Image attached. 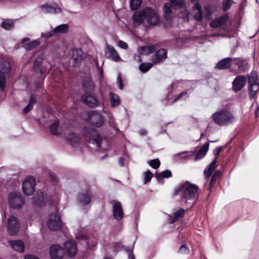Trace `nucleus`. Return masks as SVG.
Here are the masks:
<instances>
[{
  "mask_svg": "<svg viewBox=\"0 0 259 259\" xmlns=\"http://www.w3.org/2000/svg\"><path fill=\"white\" fill-rule=\"evenodd\" d=\"M109 99L112 107H117L120 104V98L116 94L110 92L109 93Z\"/></svg>",
  "mask_w": 259,
  "mask_h": 259,
  "instance_id": "obj_32",
  "label": "nucleus"
},
{
  "mask_svg": "<svg viewBox=\"0 0 259 259\" xmlns=\"http://www.w3.org/2000/svg\"><path fill=\"white\" fill-rule=\"evenodd\" d=\"M81 85L83 90L88 93H92L94 92L95 88V85L92 80V76L90 74H89L82 78L81 80Z\"/></svg>",
  "mask_w": 259,
  "mask_h": 259,
  "instance_id": "obj_16",
  "label": "nucleus"
},
{
  "mask_svg": "<svg viewBox=\"0 0 259 259\" xmlns=\"http://www.w3.org/2000/svg\"><path fill=\"white\" fill-rule=\"evenodd\" d=\"M211 118L215 123L222 126H228L236 120L235 116L227 109H221L215 112L212 114Z\"/></svg>",
  "mask_w": 259,
  "mask_h": 259,
  "instance_id": "obj_3",
  "label": "nucleus"
},
{
  "mask_svg": "<svg viewBox=\"0 0 259 259\" xmlns=\"http://www.w3.org/2000/svg\"><path fill=\"white\" fill-rule=\"evenodd\" d=\"M36 185L35 179L32 177H28L22 183V190L26 195H31L34 192Z\"/></svg>",
  "mask_w": 259,
  "mask_h": 259,
  "instance_id": "obj_11",
  "label": "nucleus"
},
{
  "mask_svg": "<svg viewBox=\"0 0 259 259\" xmlns=\"http://www.w3.org/2000/svg\"><path fill=\"white\" fill-rule=\"evenodd\" d=\"M147 133V131L145 129H142L140 131H139V134L141 135V136H144V135H146Z\"/></svg>",
  "mask_w": 259,
  "mask_h": 259,
  "instance_id": "obj_62",
  "label": "nucleus"
},
{
  "mask_svg": "<svg viewBox=\"0 0 259 259\" xmlns=\"http://www.w3.org/2000/svg\"><path fill=\"white\" fill-rule=\"evenodd\" d=\"M198 187L190 184L188 181L181 183L176 188L174 194L180 195L181 204L187 207V210L193 207L198 198L197 193Z\"/></svg>",
  "mask_w": 259,
  "mask_h": 259,
  "instance_id": "obj_1",
  "label": "nucleus"
},
{
  "mask_svg": "<svg viewBox=\"0 0 259 259\" xmlns=\"http://www.w3.org/2000/svg\"><path fill=\"white\" fill-rule=\"evenodd\" d=\"M1 27L7 30H10L14 28V22L10 19H5L1 23Z\"/></svg>",
  "mask_w": 259,
  "mask_h": 259,
  "instance_id": "obj_36",
  "label": "nucleus"
},
{
  "mask_svg": "<svg viewBox=\"0 0 259 259\" xmlns=\"http://www.w3.org/2000/svg\"><path fill=\"white\" fill-rule=\"evenodd\" d=\"M153 63H142L139 66L140 70L144 73L148 71L153 66Z\"/></svg>",
  "mask_w": 259,
  "mask_h": 259,
  "instance_id": "obj_42",
  "label": "nucleus"
},
{
  "mask_svg": "<svg viewBox=\"0 0 259 259\" xmlns=\"http://www.w3.org/2000/svg\"><path fill=\"white\" fill-rule=\"evenodd\" d=\"M105 54L108 58L111 59L114 61L117 62L120 60L119 55L118 54L114 48L111 46H107L105 50Z\"/></svg>",
  "mask_w": 259,
  "mask_h": 259,
  "instance_id": "obj_22",
  "label": "nucleus"
},
{
  "mask_svg": "<svg viewBox=\"0 0 259 259\" xmlns=\"http://www.w3.org/2000/svg\"><path fill=\"white\" fill-rule=\"evenodd\" d=\"M77 199L78 201L83 205L89 204L91 200V196L89 194L84 193L78 194Z\"/></svg>",
  "mask_w": 259,
  "mask_h": 259,
  "instance_id": "obj_30",
  "label": "nucleus"
},
{
  "mask_svg": "<svg viewBox=\"0 0 259 259\" xmlns=\"http://www.w3.org/2000/svg\"><path fill=\"white\" fill-rule=\"evenodd\" d=\"M163 17L168 21L167 26H166V24H164V27L171 26L172 25L171 20L172 17V10L170 7L167 6L166 4L163 6Z\"/></svg>",
  "mask_w": 259,
  "mask_h": 259,
  "instance_id": "obj_25",
  "label": "nucleus"
},
{
  "mask_svg": "<svg viewBox=\"0 0 259 259\" xmlns=\"http://www.w3.org/2000/svg\"><path fill=\"white\" fill-rule=\"evenodd\" d=\"M87 120L93 125L100 127L104 123V117L97 110L90 111L88 112Z\"/></svg>",
  "mask_w": 259,
  "mask_h": 259,
  "instance_id": "obj_8",
  "label": "nucleus"
},
{
  "mask_svg": "<svg viewBox=\"0 0 259 259\" xmlns=\"http://www.w3.org/2000/svg\"><path fill=\"white\" fill-rule=\"evenodd\" d=\"M82 134L86 141L95 143L98 147H100L102 137L97 130L92 127H84L82 129Z\"/></svg>",
  "mask_w": 259,
  "mask_h": 259,
  "instance_id": "obj_6",
  "label": "nucleus"
},
{
  "mask_svg": "<svg viewBox=\"0 0 259 259\" xmlns=\"http://www.w3.org/2000/svg\"><path fill=\"white\" fill-rule=\"evenodd\" d=\"M24 259H39V258L38 257H37V256H35L33 255L29 254V255H26L25 256Z\"/></svg>",
  "mask_w": 259,
  "mask_h": 259,
  "instance_id": "obj_60",
  "label": "nucleus"
},
{
  "mask_svg": "<svg viewBox=\"0 0 259 259\" xmlns=\"http://www.w3.org/2000/svg\"><path fill=\"white\" fill-rule=\"evenodd\" d=\"M172 176V174L169 169H166L160 172H156L155 177L158 182H160L163 178H169Z\"/></svg>",
  "mask_w": 259,
  "mask_h": 259,
  "instance_id": "obj_33",
  "label": "nucleus"
},
{
  "mask_svg": "<svg viewBox=\"0 0 259 259\" xmlns=\"http://www.w3.org/2000/svg\"><path fill=\"white\" fill-rule=\"evenodd\" d=\"M44 55H38L34 59L33 64L32 70L35 72L39 73L45 78L47 75V73L52 68V65L49 62H43Z\"/></svg>",
  "mask_w": 259,
  "mask_h": 259,
  "instance_id": "obj_4",
  "label": "nucleus"
},
{
  "mask_svg": "<svg viewBox=\"0 0 259 259\" xmlns=\"http://www.w3.org/2000/svg\"><path fill=\"white\" fill-rule=\"evenodd\" d=\"M55 33L53 31H50L46 33H42V35H44L45 37H46V38L48 39L51 38Z\"/></svg>",
  "mask_w": 259,
  "mask_h": 259,
  "instance_id": "obj_58",
  "label": "nucleus"
},
{
  "mask_svg": "<svg viewBox=\"0 0 259 259\" xmlns=\"http://www.w3.org/2000/svg\"><path fill=\"white\" fill-rule=\"evenodd\" d=\"M189 252V248L186 245L183 244L179 249V252L182 254H187Z\"/></svg>",
  "mask_w": 259,
  "mask_h": 259,
  "instance_id": "obj_52",
  "label": "nucleus"
},
{
  "mask_svg": "<svg viewBox=\"0 0 259 259\" xmlns=\"http://www.w3.org/2000/svg\"><path fill=\"white\" fill-rule=\"evenodd\" d=\"M142 4L141 0H131L130 7L133 10H137L141 6Z\"/></svg>",
  "mask_w": 259,
  "mask_h": 259,
  "instance_id": "obj_44",
  "label": "nucleus"
},
{
  "mask_svg": "<svg viewBox=\"0 0 259 259\" xmlns=\"http://www.w3.org/2000/svg\"><path fill=\"white\" fill-rule=\"evenodd\" d=\"M226 21V17H220L213 21L210 24L211 27L216 28L223 25Z\"/></svg>",
  "mask_w": 259,
  "mask_h": 259,
  "instance_id": "obj_34",
  "label": "nucleus"
},
{
  "mask_svg": "<svg viewBox=\"0 0 259 259\" xmlns=\"http://www.w3.org/2000/svg\"><path fill=\"white\" fill-rule=\"evenodd\" d=\"M231 70L237 73L245 72L248 68V64L242 58H232Z\"/></svg>",
  "mask_w": 259,
  "mask_h": 259,
  "instance_id": "obj_9",
  "label": "nucleus"
},
{
  "mask_svg": "<svg viewBox=\"0 0 259 259\" xmlns=\"http://www.w3.org/2000/svg\"><path fill=\"white\" fill-rule=\"evenodd\" d=\"M40 44V41L38 40H34L24 45V48L27 50H31Z\"/></svg>",
  "mask_w": 259,
  "mask_h": 259,
  "instance_id": "obj_40",
  "label": "nucleus"
},
{
  "mask_svg": "<svg viewBox=\"0 0 259 259\" xmlns=\"http://www.w3.org/2000/svg\"><path fill=\"white\" fill-rule=\"evenodd\" d=\"M149 164L153 168L157 169L160 166V162L158 158H156L150 161Z\"/></svg>",
  "mask_w": 259,
  "mask_h": 259,
  "instance_id": "obj_46",
  "label": "nucleus"
},
{
  "mask_svg": "<svg viewBox=\"0 0 259 259\" xmlns=\"http://www.w3.org/2000/svg\"><path fill=\"white\" fill-rule=\"evenodd\" d=\"M259 90V79L257 73L252 70L248 75V91L250 100H252Z\"/></svg>",
  "mask_w": 259,
  "mask_h": 259,
  "instance_id": "obj_5",
  "label": "nucleus"
},
{
  "mask_svg": "<svg viewBox=\"0 0 259 259\" xmlns=\"http://www.w3.org/2000/svg\"><path fill=\"white\" fill-rule=\"evenodd\" d=\"M186 210L180 208L177 211L174 212L172 215L167 214V220L169 224H172L175 222L178 221L183 217Z\"/></svg>",
  "mask_w": 259,
  "mask_h": 259,
  "instance_id": "obj_20",
  "label": "nucleus"
},
{
  "mask_svg": "<svg viewBox=\"0 0 259 259\" xmlns=\"http://www.w3.org/2000/svg\"><path fill=\"white\" fill-rule=\"evenodd\" d=\"M10 71V64L7 61L0 62V89L4 91L6 87V77Z\"/></svg>",
  "mask_w": 259,
  "mask_h": 259,
  "instance_id": "obj_10",
  "label": "nucleus"
},
{
  "mask_svg": "<svg viewBox=\"0 0 259 259\" xmlns=\"http://www.w3.org/2000/svg\"><path fill=\"white\" fill-rule=\"evenodd\" d=\"M83 52L80 49H75L72 50V59L75 64L79 63L83 58Z\"/></svg>",
  "mask_w": 259,
  "mask_h": 259,
  "instance_id": "obj_28",
  "label": "nucleus"
},
{
  "mask_svg": "<svg viewBox=\"0 0 259 259\" xmlns=\"http://www.w3.org/2000/svg\"><path fill=\"white\" fill-rule=\"evenodd\" d=\"M193 80H177L174 82H173L169 87L167 88L168 91V95L167 96V100L169 101L170 100V94L172 93V91L174 90V85L176 83H181L185 82V83H189L190 82L193 81Z\"/></svg>",
  "mask_w": 259,
  "mask_h": 259,
  "instance_id": "obj_35",
  "label": "nucleus"
},
{
  "mask_svg": "<svg viewBox=\"0 0 259 259\" xmlns=\"http://www.w3.org/2000/svg\"><path fill=\"white\" fill-rule=\"evenodd\" d=\"M132 19L136 26L143 24L144 21H146L148 27L155 26L159 22L157 13L149 7L136 11L132 16Z\"/></svg>",
  "mask_w": 259,
  "mask_h": 259,
  "instance_id": "obj_2",
  "label": "nucleus"
},
{
  "mask_svg": "<svg viewBox=\"0 0 259 259\" xmlns=\"http://www.w3.org/2000/svg\"><path fill=\"white\" fill-rule=\"evenodd\" d=\"M126 251L128 253V259H135V256L133 253L132 250L127 249Z\"/></svg>",
  "mask_w": 259,
  "mask_h": 259,
  "instance_id": "obj_57",
  "label": "nucleus"
},
{
  "mask_svg": "<svg viewBox=\"0 0 259 259\" xmlns=\"http://www.w3.org/2000/svg\"><path fill=\"white\" fill-rule=\"evenodd\" d=\"M29 40V38L28 37H24L22 39L21 42L22 44H25L26 41H28Z\"/></svg>",
  "mask_w": 259,
  "mask_h": 259,
  "instance_id": "obj_64",
  "label": "nucleus"
},
{
  "mask_svg": "<svg viewBox=\"0 0 259 259\" xmlns=\"http://www.w3.org/2000/svg\"><path fill=\"white\" fill-rule=\"evenodd\" d=\"M47 227H63V223L61 221L58 211L50 213L47 219Z\"/></svg>",
  "mask_w": 259,
  "mask_h": 259,
  "instance_id": "obj_14",
  "label": "nucleus"
},
{
  "mask_svg": "<svg viewBox=\"0 0 259 259\" xmlns=\"http://www.w3.org/2000/svg\"><path fill=\"white\" fill-rule=\"evenodd\" d=\"M142 50L146 54H150L155 52L156 48L154 46H145L141 48Z\"/></svg>",
  "mask_w": 259,
  "mask_h": 259,
  "instance_id": "obj_43",
  "label": "nucleus"
},
{
  "mask_svg": "<svg viewBox=\"0 0 259 259\" xmlns=\"http://www.w3.org/2000/svg\"><path fill=\"white\" fill-rule=\"evenodd\" d=\"M33 202L37 205L42 206L44 204L43 197L35 196L33 198Z\"/></svg>",
  "mask_w": 259,
  "mask_h": 259,
  "instance_id": "obj_48",
  "label": "nucleus"
},
{
  "mask_svg": "<svg viewBox=\"0 0 259 259\" xmlns=\"http://www.w3.org/2000/svg\"><path fill=\"white\" fill-rule=\"evenodd\" d=\"M67 139L72 147L76 146L80 141V138L79 136L74 133L69 134L67 137Z\"/></svg>",
  "mask_w": 259,
  "mask_h": 259,
  "instance_id": "obj_29",
  "label": "nucleus"
},
{
  "mask_svg": "<svg viewBox=\"0 0 259 259\" xmlns=\"http://www.w3.org/2000/svg\"><path fill=\"white\" fill-rule=\"evenodd\" d=\"M217 141L218 140L210 141L209 140H207V141L203 144V145L200 148V149L197 152V153L195 156V157L194 158V160L195 161H197L203 158L206 155L208 150L209 143H213Z\"/></svg>",
  "mask_w": 259,
  "mask_h": 259,
  "instance_id": "obj_21",
  "label": "nucleus"
},
{
  "mask_svg": "<svg viewBox=\"0 0 259 259\" xmlns=\"http://www.w3.org/2000/svg\"><path fill=\"white\" fill-rule=\"evenodd\" d=\"M153 177V174L149 169H147V171L144 173V183L147 184L149 182Z\"/></svg>",
  "mask_w": 259,
  "mask_h": 259,
  "instance_id": "obj_45",
  "label": "nucleus"
},
{
  "mask_svg": "<svg viewBox=\"0 0 259 259\" xmlns=\"http://www.w3.org/2000/svg\"><path fill=\"white\" fill-rule=\"evenodd\" d=\"M40 9L43 12L45 13H59L61 11V9L57 7V5L51 6L48 4L40 6Z\"/></svg>",
  "mask_w": 259,
  "mask_h": 259,
  "instance_id": "obj_24",
  "label": "nucleus"
},
{
  "mask_svg": "<svg viewBox=\"0 0 259 259\" xmlns=\"http://www.w3.org/2000/svg\"><path fill=\"white\" fill-rule=\"evenodd\" d=\"M183 97H185V100L188 98V93L187 91L182 92L180 95H179L178 96H177L174 99V101H177L179 99L183 98Z\"/></svg>",
  "mask_w": 259,
  "mask_h": 259,
  "instance_id": "obj_53",
  "label": "nucleus"
},
{
  "mask_svg": "<svg viewBox=\"0 0 259 259\" xmlns=\"http://www.w3.org/2000/svg\"><path fill=\"white\" fill-rule=\"evenodd\" d=\"M19 228H8V232L11 235H16L18 232Z\"/></svg>",
  "mask_w": 259,
  "mask_h": 259,
  "instance_id": "obj_55",
  "label": "nucleus"
},
{
  "mask_svg": "<svg viewBox=\"0 0 259 259\" xmlns=\"http://www.w3.org/2000/svg\"><path fill=\"white\" fill-rule=\"evenodd\" d=\"M113 217L117 221H120L123 217V211L121 203L118 201H114L112 203Z\"/></svg>",
  "mask_w": 259,
  "mask_h": 259,
  "instance_id": "obj_17",
  "label": "nucleus"
},
{
  "mask_svg": "<svg viewBox=\"0 0 259 259\" xmlns=\"http://www.w3.org/2000/svg\"><path fill=\"white\" fill-rule=\"evenodd\" d=\"M185 0H170V2L174 6H177L179 8H182L184 6Z\"/></svg>",
  "mask_w": 259,
  "mask_h": 259,
  "instance_id": "obj_50",
  "label": "nucleus"
},
{
  "mask_svg": "<svg viewBox=\"0 0 259 259\" xmlns=\"http://www.w3.org/2000/svg\"><path fill=\"white\" fill-rule=\"evenodd\" d=\"M232 57H226L221 60L215 65V68L224 70L232 67Z\"/></svg>",
  "mask_w": 259,
  "mask_h": 259,
  "instance_id": "obj_23",
  "label": "nucleus"
},
{
  "mask_svg": "<svg viewBox=\"0 0 259 259\" xmlns=\"http://www.w3.org/2000/svg\"><path fill=\"white\" fill-rule=\"evenodd\" d=\"M36 103V99L35 96L34 95H32V94L30 95L29 100V103L28 105L29 106H31L32 108L33 107V106L34 104Z\"/></svg>",
  "mask_w": 259,
  "mask_h": 259,
  "instance_id": "obj_51",
  "label": "nucleus"
},
{
  "mask_svg": "<svg viewBox=\"0 0 259 259\" xmlns=\"http://www.w3.org/2000/svg\"><path fill=\"white\" fill-rule=\"evenodd\" d=\"M116 83L118 85L119 89L122 90L123 89V84L120 73L118 74L117 75V77L116 78Z\"/></svg>",
  "mask_w": 259,
  "mask_h": 259,
  "instance_id": "obj_49",
  "label": "nucleus"
},
{
  "mask_svg": "<svg viewBox=\"0 0 259 259\" xmlns=\"http://www.w3.org/2000/svg\"><path fill=\"white\" fill-rule=\"evenodd\" d=\"M118 162L121 166H124V159L123 158H122V157L119 158Z\"/></svg>",
  "mask_w": 259,
  "mask_h": 259,
  "instance_id": "obj_61",
  "label": "nucleus"
},
{
  "mask_svg": "<svg viewBox=\"0 0 259 259\" xmlns=\"http://www.w3.org/2000/svg\"><path fill=\"white\" fill-rule=\"evenodd\" d=\"M8 202L11 208L19 209L24 204V199L21 193L12 192L9 195Z\"/></svg>",
  "mask_w": 259,
  "mask_h": 259,
  "instance_id": "obj_7",
  "label": "nucleus"
},
{
  "mask_svg": "<svg viewBox=\"0 0 259 259\" xmlns=\"http://www.w3.org/2000/svg\"><path fill=\"white\" fill-rule=\"evenodd\" d=\"M232 2L231 0H223L222 2V7L224 11L228 10L231 7Z\"/></svg>",
  "mask_w": 259,
  "mask_h": 259,
  "instance_id": "obj_47",
  "label": "nucleus"
},
{
  "mask_svg": "<svg viewBox=\"0 0 259 259\" xmlns=\"http://www.w3.org/2000/svg\"><path fill=\"white\" fill-rule=\"evenodd\" d=\"M9 243L13 248L19 252H22L24 250V243L21 240H10Z\"/></svg>",
  "mask_w": 259,
  "mask_h": 259,
  "instance_id": "obj_27",
  "label": "nucleus"
},
{
  "mask_svg": "<svg viewBox=\"0 0 259 259\" xmlns=\"http://www.w3.org/2000/svg\"><path fill=\"white\" fill-rule=\"evenodd\" d=\"M69 26L67 24H63L57 26L53 29V32L56 34L64 33L67 32Z\"/></svg>",
  "mask_w": 259,
  "mask_h": 259,
  "instance_id": "obj_38",
  "label": "nucleus"
},
{
  "mask_svg": "<svg viewBox=\"0 0 259 259\" xmlns=\"http://www.w3.org/2000/svg\"><path fill=\"white\" fill-rule=\"evenodd\" d=\"M118 45L121 48L123 49H127L128 48L127 44L122 40L119 41Z\"/></svg>",
  "mask_w": 259,
  "mask_h": 259,
  "instance_id": "obj_56",
  "label": "nucleus"
},
{
  "mask_svg": "<svg viewBox=\"0 0 259 259\" xmlns=\"http://www.w3.org/2000/svg\"><path fill=\"white\" fill-rule=\"evenodd\" d=\"M59 126V121L58 120H55L53 123L50 125V130L52 135L57 136L59 134V132L58 130Z\"/></svg>",
  "mask_w": 259,
  "mask_h": 259,
  "instance_id": "obj_41",
  "label": "nucleus"
},
{
  "mask_svg": "<svg viewBox=\"0 0 259 259\" xmlns=\"http://www.w3.org/2000/svg\"><path fill=\"white\" fill-rule=\"evenodd\" d=\"M194 8L195 9L196 11L194 10V18L198 22H201L203 19V12L201 9V7L198 4L195 5Z\"/></svg>",
  "mask_w": 259,
  "mask_h": 259,
  "instance_id": "obj_31",
  "label": "nucleus"
},
{
  "mask_svg": "<svg viewBox=\"0 0 259 259\" xmlns=\"http://www.w3.org/2000/svg\"><path fill=\"white\" fill-rule=\"evenodd\" d=\"M217 167L216 158H214L212 161L208 165V166L204 170L203 174L205 179L208 180L211 175L212 171Z\"/></svg>",
  "mask_w": 259,
  "mask_h": 259,
  "instance_id": "obj_26",
  "label": "nucleus"
},
{
  "mask_svg": "<svg viewBox=\"0 0 259 259\" xmlns=\"http://www.w3.org/2000/svg\"><path fill=\"white\" fill-rule=\"evenodd\" d=\"M7 227H19V221L18 219L13 215L10 216L7 221Z\"/></svg>",
  "mask_w": 259,
  "mask_h": 259,
  "instance_id": "obj_39",
  "label": "nucleus"
},
{
  "mask_svg": "<svg viewBox=\"0 0 259 259\" xmlns=\"http://www.w3.org/2000/svg\"><path fill=\"white\" fill-rule=\"evenodd\" d=\"M63 248L58 244H53L50 248V256L51 259H63L64 256Z\"/></svg>",
  "mask_w": 259,
  "mask_h": 259,
  "instance_id": "obj_13",
  "label": "nucleus"
},
{
  "mask_svg": "<svg viewBox=\"0 0 259 259\" xmlns=\"http://www.w3.org/2000/svg\"><path fill=\"white\" fill-rule=\"evenodd\" d=\"M222 150V146H218L217 147L213 150V154L215 155V158H216V161H217V159L218 158V156L220 152H221Z\"/></svg>",
  "mask_w": 259,
  "mask_h": 259,
  "instance_id": "obj_54",
  "label": "nucleus"
},
{
  "mask_svg": "<svg viewBox=\"0 0 259 259\" xmlns=\"http://www.w3.org/2000/svg\"><path fill=\"white\" fill-rule=\"evenodd\" d=\"M221 175L222 173L219 170H217L214 171L209 183L208 189L210 190L213 184H215L217 181L221 177Z\"/></svg>",
  "mask_w": 259,
  "mask_h": 259,
  "instance_id": "obj_37",
  "label": "nucleus"
},
{
  "mask_svg": "<svg viewBox=\"0 0 259 259\" xmlns=\"http://www.w3.org/2000/svg\"><path fill=\"white\" fill-rule=\"evenodd\" d=\"M246 83V77L244 75L236 76L232 82V90L235 92L241 91Z\"/></svg>",
  "mask_w": 259,
  "mask_h": 259,
  "instance_id": "obj_15",
  "label": "nucleus"
},
{
  "mask_svg": "<svg viewBox=\"0 0 259 259\" xmlns=\"http://www.w3.org/2000/svg\"><path fill=\"white\" fill-rule=\"evenodd\" d=\"M32 109V107L29 106L28 105L26 106L23 110V113L24 114H27L29 111H30Z\"/></svg>",
  "mask_w": 259,
  "mask_h": 259,
  "instance_id": "obj_59",
  "label": "nucleus"
},
{
  "mask_svg": "<svg viewBox=\"0 0 259 259\" xmlns=\"http://www.w3.org/2000/svg\"><path fill=\"white\" fill-rule=\"evenodd\" d=\"M64 248L68 256L73 257L75 256L77 252L76 244L73 240H68L64 244Z\"/></svg>",
  "mask_w": 259,
  "mask_h": 259,
  "instance_id": "obj_19",
  "label": "nucleus"
},
{
  "mask_svg": "<svg viewBox=\"0 0 259 259\" xmlns=\"http://www.w3.org/2000/svg\"><path fill=\"white\" fill-rule=\"evenodd\" d=\"M81 102L90 108H96L100 106L101 102L95 97L89 93H83L81 97Z\"/></svg>",
  "mask_w": 259,
  "mask_h": 259,
  "instance_id": "obj_12",
  "label": "nucleus"
},
{
  "mask_svg": "<svg viewBox=\"0 0 259 259\" xmlns=\"http://www.w3.org/2000/svg\"><path fill=\"white\" fill-rule=\"evenodd\" d=\"M99 75L101 78L103 77V69L102 67L99 68Z\"/></svg>",
  "mask_w": 259,
  "mask_h": 259,
  "instance_id": "obj_63",
  "label": "nucleus"
},
{
  "mask_svg": "<svg viewBox=\"0 0 259 259\" xmlns=\"http://www.w3.org/2000/svg\"><path fill=\"white\" fill-rule=\"evenodd\" d=\"M167 51L166 49H160L157 50L151 57L153 64H159L167 58Z\"/></svg>",
  "mask_w": 259,
  "mask_h": 259,
  "instance_id": "obj_18",
  "label": "nucleus"
}]
</instances>
